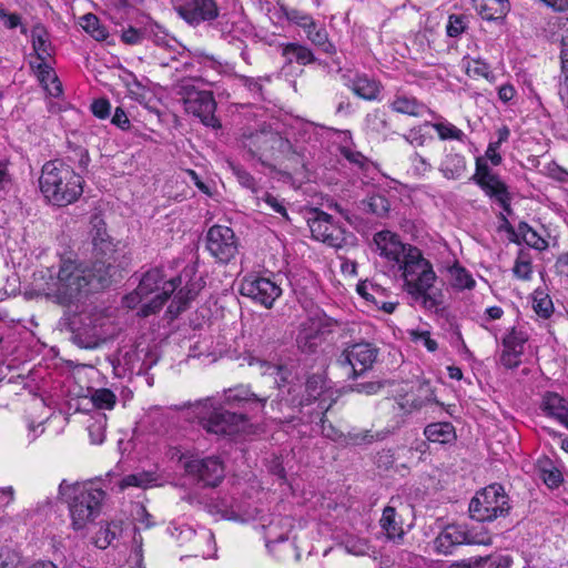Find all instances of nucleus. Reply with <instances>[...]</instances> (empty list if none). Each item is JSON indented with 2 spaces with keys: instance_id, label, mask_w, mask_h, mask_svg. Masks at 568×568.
<instances>
[{
  "instance_id": "1",
  "label": "nucleus",
  "mask_w": 568,
  "mask_h": 568,
  "mask_svg": "<svg viewBox=\"0 0 568 568\" xmlns=\"http://www.w3.org/2000/svg\"><path fill=\"white\" fill-rule=\"evenodd\" d=\"M112 280V268L104 262L85 264L64 260L57 276L50 271L34 274V290L38 295L62 306H77L93 293L108 287Z\"/></svg>"
},
{
  "instance_id": "2",
  "label": "nucleus",
  "mask_w": 568,
  "mask_h": 568,
  "mask_svg": "<svg viewBox=\"0 0 568 568\" xmlns=\"http://www.w3.org/2000/svg\"><path fill=\"white\" fill-rule=\"evenodd\" d=\"M203 281L196 277L195 265H186L180 275L164 282V274L161 268L149 270L141 278L133 293L124 297L125 305L134 308L139 303L142 304L139 314L149 316L159 312L169 297L180 287L171 304L168 313L176 317L186 310L189 303L196 297L203 288Z\"/></svg>"
},
{
  "instance_id": "3",
  "label": "nucleus",
  "mask_w": 568,
  "mask_h": 568,
  "mask_svg": "<svg viewBox=\"0 0 568 568\" xmlns=\"http://www.w3.org/2000/svg\"><path fill=\"white\" fill-rule=\"evenodd\" d=\"M268 396L260 395L250 385L239 384L224 392V403L237 412L215 406L211 398L200 402L195 414L201 426L210 434L234 435L244 429L251 418L264 412Z\"/></svg>"
},
{
  "instance_id": "4",
  "label": "nucleus",
  "mask_w": 568,
  "mask_h": 568,
  "mask_svg": "<svg viewBox=\"0 0 568 568\" xmlns=\"http://www.w3.org/2000/svg\"><path fill=\"white\" fill-rule=\"evenodd\" d=\"M398 270L402 271L404 291L408 295L409 304L429 313L443 314L444 294L440 288L435 287L437 275L418 247L407 248Z\"/></svg>"
},
{
  "instance_id": "5",
  "label": "nucleus",
  "mask_w": 568,
  "mask_h": 568,
  "mask_svg": "<svg viewBox=\"0 0 568 568\" xmlns=\"http://www.w3.org/2000/svg\"><path fill=\"white\" fill-rule=\"evenodd\" d=\"M83 178L64 160H51L43 164L39 178L40 191L52 205L67 206L83 193Z\"/></svg>"
},
{
  "instance_id": "6",
  "label": "nucleus",
  "mask_w": 568,
  "mask_h": 568,
  "mask_svg": "<svg viewBox=\"0 0 568 568\" xmlns=\"http://www.w3.org/2000/svg\"><path fill=\"white\" fill-rule=\"evenodd\" d=\"M239 142L252 159L266 166L271 161L288 159L294 154L291 141L266 123L258 129H243Z\"/></svg>"
},
{
  "instance_id": "7",
  "label": "nucleus",
  "mask_w": 568,
  "mask_h": 568,
  "mask_svg": "<svg viewBox=\"0 0 568 568\" xmlns=\"http://www.w3.org/2000/svg\"><path fill=\"white\" fill-rule=\"evenodd\" d=\"M59 493L69 506L71 527L84 530L100 514L104 491L92 484H68L62 480Z\"/></svg>"
},
{
  "instance_id": "8",
  "label": "nucleus",
  "mask_w": 568,
  "mask_h": 568,
  "mask_svg": "<svg viewBox=\"0 0 568 568\" xmlns=\"http://www.w3.org/2000/svg\"><path fill=\"white\" fill-rule=\"evenodd\" d=\"M511 503L505 488L500 484H491L477 491L469 503L470 517L477 521H494L500 517H506Z\"/></svg>"
},
{
  "instance_id": "9",
  "label": "nucleus",
  "mask_w": 568,
  "mask_h": 568,
  "mask_svg": "<svg viewBox=\"0 0 568 568\" xmlns=\"http://www.w3.org/2000/svg\"><path fill=\"white\" fill-rule=\"evenodd\" d=\"M336 325L337 321L327 316L322 310L310 312L298 326L295 338L297 349L303 354H315Z\"/></svg>"
},
{
  "instance_id": "10",
  "label": "nucleus",
  "mask_w": 568,
  "mask_h": 568,
  "mask_svg": "<svg viewBox=\"0 0 568 568\" xmlns=\"http://www.w3.org/2000/svg\"><path fill=\"white\" fill-rule=\"evenodd\" d=\"M378 355V348L367 342L355 343L346 347L337 357L336 364L344 369L347 378L355 379L372 369Z\"/></svg>"
},
{
  "instance_id": "11",
  "label": "nucleus",
  "mask_w": 568,
  "mask_h": 568,
  "mask_svg": "<svg viewBox=\"0 0 568 568\" xmlns=\"http://www.w3.org/2000/svg\"><path fill=\"white\" fill-rule=\"evenodd\" d=\"M108 318L102 314H81L79 325L71 322L73 342L82 348H95L110 337Z\"/></svg>"
},
{
  "instance_id": "12",
  "label": "nucleus",
  "mask_w": 568,
  "mask_h": 568,
  "mask_svg": "<svg viewBox=\"0 0 568 568\" xmlns=\"http://www.w3.org/2000/svg\"><path fill=\"white\" fill-rule=\"evenodd\" d=\"M307 223L314 240L335 248H341L355 239L353 233L335 223L332 215L321 210H315L314 216Z\"/></svg>"
},
{
  "instance_id": "13",
  "label": "nucleus",
  "mask_w": 568,
  "mask_h": 568,
  "mask_svg": "<svg viewBox=\"0 0 568 568\" xmlns=\"http://www.w3.org/2000/svg\"><path fill=\"white\" fill-rule=\"evenodd\" d=\"M240 293L242 296L251 298L254 303L265 308H272L283 291L280 284L271 277L246 275L241 281Z\"/></svg>"
},
{
  "instance_id": "14",
  "label": "nucleus",
  "mask_w": 568,
  "mask_h": 568,
  "mask_svg": "<svg viewBox=\"0 0 568 568\" xmlns=\"http://www.w3.org/2000/svg\"><path fill=\"white\" fill-rule=\"evenodd\" d=\"M185 473L203 487H216L225 476L223 462L216 456L192 457L184 462Z\"/></svg>"
},
{
  "instance_id": "15",
  "label": "nucleus",
  "mask_w": 568,
  "mask_h": 568,
  "mask_svg": "<svg viewBox=\"0 0 568 568\" xmlns=\"http://www.w3.org/2000/svg\"><path fill=\"white\" fill-rule=\"evenodd\" d=\"M206 247L217 262L225 264L239 253V242L234 231L224 225H213L209 229Z\"/></svg>"
},
{
  "instance_id": "16",
  "label": "nucleus",
  "mask_w": 568,
  "mask_h": 568,
  "mask_svg": "<svg viewBox=\"0 0 568 568\" xmlns=\"http://www.w3.org/2000/svg\"><path fill=\"white\" fill-rule=\"evenodd\" d=\"M464 544L490 545L491 538L489 536L477 538L464 526L450 524L447 525L435 538L434 548L438 554L450 555L457 546Z\"/></svg>"
},
{
  "instance_id": "17",
  "label": "nucleus",
  "mask_w": 568,
  "mask_h": 568,
  "mask_svg": "<svg viewBox=\"0 0 568 568\" xmlns=\"http://www.w3.org/2000/svg\"><path fill=\"white\" fill-rule=\"evenodd\" d=\"M187 113L199 118L201 122L213 129H220L221 123L215 116L216 102L211 91L190 92L183 100Z\"/></svg>"
},
{
  "instance_id": "18",
  "label": "nucleus",
  "mask_w": 568,
  "mask_h": 568,
  "mask_svg": "<svg viewBox=\"0 0 568 568\" xmlns=\"http://www.w3.org/2000/svg\"><path fill=\"white\" fill-rule=\"evenodd\" d=\"M155 363L156 358L150 353H146L145 359L141 361L139 351L132 347L120 349L111 359L114 374L122 378L133 374H145Z\"/></svg>"
},
{
  "instance_id": "19",
  "label": "nucleus",
  "mask_w": 568,
  "mask_h": 568,
  "mask_svg": "<svg viewBox=\"0 0 568 568\" xmlns=\"http://www.w3.org/2000/svg\"><path fill=\"white\" fill-rule=\"evenodd\" d=\"M175 10L186 23L193 27L204 22L212 23L220 16L216 0H187L175 7Z\"/></svg>"
},
{
  "instance_id": "20",
  "label": "nucleus",
  "mask_w": 568,
  "mask_h": 568,
  "mask_svg": "<svg viewBox=\"0 0 568 568\" xmlns=\"http://www.w3.org/2000/svg\"><path fill=\"white\" fill-rule=\"evenodd\" d=\"M92 245L94 255L93 263L104 262L110 265L113 277L116 273V266L114 265V254L116 251L114 243L106 232L105 223L102 220H98L93 223Z\"/></svg>"
},
{
  "instance_id": "21",
  "label": "nucleus",
  "mask_w": 568,
  "mask_h": 568,
  "mask_svg": "<svg viewBox=\"0 0 568 568\" xmlns=\"http://www.w3.org/2000/svg\"><path fill=\"white\" fill-rule=\"evenodd\" d=\"M373 242L382 257L394 262L398 266L405 260L407 248L412 246L410 244H403L399 236L388 230L377 232L374 235Z\"/></svg>"
},
{
  "instance_id": "22",
  "label": "nucleus",
  "mask_w": 568,
  "mask_h": 568,
  "mask_svg": "<svg viewBox=\"0 0 568 568\" xmlns=\"http://www.w3.org/2000/svg\"><path fill=\"white\" fill-rule=\"evenodd\" d=\"M539 409L541 413L558 422L568 429V399L556 392L547 390L542 394Z\"/></svg>"
},
{
  "instance_id": "23",
  "label": "nucleus",
  "mask_w": 568,
  "mask_h": 568,
  "mask_svg": "<svg viewBox=\"0 0 568 568\" xmlns=\"http://www.w3.org/2000/svg\"><path fill=\"white\" fill-rule=\"evenodd\" d=\"M281 55L285 59V64L296 62L298 65H308L318 62L313 50L306 44L300 42H287L280 44Z\"/></svg>"
},
{
  "instance_id": "24",
  "label": "nucleus",
  "mask_w": 568,
  "mask_h": 568,
  "mask_svg": "<svg viewBox=\"0 0 568 568\" xmlns=\"http://www.w3.org/2000/svg\"><path fill=\"white\" fill-rule=\"evenodd\" d=\"M478 186L485 192L487 196L495 199V201L500 204V206L507 214L513 213V210L510 207L511 197L508 192V187L500 180L498 174H495L493 178L483 181V183L478 184Z\"/></svg>"
},
{
  "instance_id": "25",
  "label": "nucleus",
  "mask_w": 568,
  "mask_h": 568,
  "mask_svg": "<svg viewBox=\"0 0 568 568\" xmlns=\"http://www.w3.org/2000/svg\"><path fill=\"white\" fill-rule=\"evenodd\" d=\"M382 530L387 539L399 542L405 536L402 516L395 507L386 506L379 519Z\"/></svg>"
},
{
  "instance_id": "26",
  "label": "nucleus",
  "mask_w": 568,
  "mask_h": 568,
  "mask_svg": "<svg viewBox=\"0 0 568 568\" xmlns=\"http://www.w3.org/2000/svg\"><path fill=\"white\" fill-rule=\"evenodd\" d=\"M389 106L396 113L415 118L422 116L428 111L427 106L415 97L399 91L394 95Z\"/></svg>"
},
{
  "instance_id": "27",
  "label": "nucleus",
  "mask_w": 568,
  "mask_h": 568,
  "mask_svg": "<svg viewBox=\"0 0 568 568\" xmlns=\"http://www.w3.org/2000/svg\"><path fill=\"white\" fill-rule=\"evenodd\" d=\"M347 85L354 94L367 101L376 100L382 90L381 83L366 74L355 75Z\"/></svg>"
},
{
  "instance_id": "28",
  "label": "nucleus",
  "mask_w": 568,
  "mask_h": 568,
  "mask_svg": "<svg viewBox=\"0 0 568 568\" xmlns=\"http://www.w3.org/2000/svg\"><path fill=\"white\" fill-rule=\"evenodd\" d=\"M425 437L432 443L450 444L456 439V430L452 423L438 422L427 425Z\"/></svg>"
},
{
  "instance_id": "29",
  "label": "nucleus",
  "mask_w": 568,
  "mask_h": 568,
  "mask_svg": "<svg viewBox=\"0 0 568 568\" xmlns=\"http://www.w3.org/2000/svg\"><path fill=\"white\" fill-rule=\"evenodd\" d=\"M466 170L465 158L458 153H448L443 160L439 171L447 179H459Z\"/></svg>"
},
{
  "instance_id": "30",
  "label": "nucleus",
  "mask_w": 568,
  "mask_h": 568,
  "mask_svg": "<svg viewBox=\"0 0 568 568\" xmlns=\"http://www.w3.org/2000/svg\"><path fill=\"white\" fill-rule=\"evenodd\" d=\"M32 48L38 60H48L52 54L48 33L42 26H36L31 31Z\"/></svg>"
},
{
  "instance_id": "31",
  "label": "nucleus",
  "mask_w": 568,
  "mask_h": 568,
  "mask_svg": "<svg viewBox=\"0 0 568 568\" xmlns=\"http://www.w3.org/2000/svg\"><path fill=\"white\" fill-rule=\"evenodd\" d=\"M509 11L508 0H487L480 7L479 14L487 21H501Z\"/></svg>"
},
{
  "instance_id": "32",
  "label": "nucleus",
  "mask_w": 568,
  "mask_h": 568,
  "mask_svg": "<svg viewBox=\"0 0 568 568\" xmlns=\"http://www.w3.org/2000/svg\"><path fill=\"white\" fill-rule=\"evenodd\" d=\"M538 468L540 473V478L545 483V485L550 489L558 488L562 481L564 477L561 471L554 465L552 460L549 458H545L538 462Z\"/></svg>"
},
{
  "instance_id": "33",
  "label": "nucleus",
  "mask_w": 568,
  "mask_h": 568,
  "mask_svg": "<svg viewBox=\"0 0 568 568\" xmlns=\"http://www.w3.org/2000/svg\"><path fill=\"white\" fill-rule=\"evenodd\" d=\"M314 47L327 55H335L337 52L336 45L329 39L328 31L324 26H320L316 32H308L307 39Z\"/></svg>"
},
{
  "instance_id": "34",
  "label": "nucleus",
  "mask_w": 568,
  "mask_h": 568,
  "mask_svg": "<svg viewBox=\"0 0 568 568\" xmlns=\"http://www.w3.org/2000/svg\"><path fill=\"white\" fill-rule=\"evenodd\" d=\"M80 26L88 32L92 38L98 41H103L108 38L109 32L106 28L101 24L97 16L87 13L80 18Z\"/></svg>"
},
{
  "instance_id": "35",
  "label": "nucleus",
  "mask_w": 568,
  "mask_h": 568,
  "mask_svg": "<svg viewBox=\"0 0 568 568\" xmlns=\"http://www.w3.org/2000/svg\"><path fill=\"white\" fill-rule=\"evenodd\" d=\"M156 480L153 473L141 471L135 474H129L119 481V488L124 490L129 487L148 488Z\"/></svg>"
},
{
  "instance_id": "36",
  "label": "nucleus",
  "mask_w": 568,
  "mask_h": 568,
  "mask_svg": "<svg viewBox=\"0 0 568 568\" xmlns=\"http://www.w3.org/2000/svg\"><path fill=\"white\" fill-rule=\"evenodd\" d=\"M390 435L389 429H383L376 433L372 430H352L348 432L347 438L349 443L354 445L372 444L374 442H381L386 439Z\"/></svg>"
},
{
  "instance_id": "37",
  "label": "nucleus",
  "mask_w": 568,
  "mask_h": 568,
  "mask_svg": "<svg viewBox=\"0 0 568 568\" xmlns=\"http://www.w3.org/2000/svg\"><path fill=\"white\" fill-rule=\"evenodd\" d=\"M450 284L457 290H470L475 286V280L468 271L458 264L448 268Z\"/></svg>"
},
{
  "instance_id": "38",
  "label": "nucleus",
  "mask_w": 568,
  "mask_h": 568,
  "mask_svg": "<svg viewBox=\"0 0 568 568\" xmlns=\"http://www.w3.org/2000/svg\"><path fill=\"white\" fill-rule=\"evenodd\" d=\"M70 166L78 165L81 171L88 169L90 156L85 148L68 142L67 155L63 159Z\"/></svg>"
},
{
  "instance_id": "39",
  "label": "nucleus",
  "mask_w": 568,
  "mask_h": 568,
  "mask_svg": "<svg viewBox=\"0 0 568 568\" xmlns=\"http://www.w3.org/2000/svg\"><path fill=\"white\" fill-rule=\"evenodd\" d=\"M424 125L434 128L438 133L440 140H456L464 142L466 139V134L460 129H458L457 126L449 122L432 123L426 121Z\"/></svg>"
},
{
  "instance_id": "40",
  "label": "nucleus",
  "mask_w": 568,
  "mask_h": 568,
  "mask_svg": "<svg viewBox=\"0 0 568 568\" xmlns=\"http://www.w3.org/2000/svg\"><path fill=\"white\" fill-rule=\"evenodd\" d=\"M280 12L288 22L300 28H306L310 27V24L313 26V17L302 10L280 4Z\"/></svg>"
},
{
  "instance_id": "41",
  "label": "nucleus",
  "mask_w": 568,
  "mask_h": 568,
  "mask_svg": "<svg viewBox=\"0 0 568 568\" xmlns=\"http://www.w3.org/2000/svg\"><path fill=\"white\" fill-rule=\"evenodd\" d=\"M469 28V17L466 14L452 13L446 24V34L449 38H459Z\"/></svg>"
},
{
  "instance_id": "42",
  "label": "nucleus",
  "mask_w": 568,
  "mask_h": 568,
  "mask_svg": "<svg viewBox=\"0 0 568 568\" xmlns=\"http://www.w3.org/2000/svg\"><path fill=\"white\" fill-rule=\"evenodd\" d=\"M91 402L99 409H112L116 403V396L109 388H99L92 392Z\"/></svg>"
},
{
  "instance_id": "43",
  "label": "nucleus",
  "mask_w": 568,
  "mask_h": 568,
  "mask_svg": "<svg viewBox=\"0 0 568 568\" xmlns=\"http://www.w3.org/2000/svg\"><path fill=\"white\" fill-rule=\"evenodd\" d=\"M119 527L114 524H106L95 534L94 544L100 549H105L116 538Z\"/></svg>"
},
{
  "instance_id": "44",
  "label": "nucleus",
  "mask_w": 568,
  "mask_h": 568,
  "mask_svg": "<svg viewBox=\"0 0 568 568\" xmlns=\"http://www.w3.org/2000/svg\"><path fill=\"white\" fill-rule=\"evenodd\" d=\"M418 393L420 394L417 398L412 399L409 406L413 409H420L435 400L434 390L428 382H424L418 386Z\"/></svg>"
},
{
  "instance_id": "45",
  "label": "nucleus",
  "mask_w": 568,
  "mask_h": 568,
  "mask_svg": "<svg viewBox=\"0 0 568 568\" xmlns=\"http://www.w3.org/2000/svg\"><path fill=\"white\" fill-rule=\"evenodd\" d=\"M144 39L152 40L156 45H168V33L155 22L144 26Z\"/></svg>"
},
{
  "instance_id": "46",
  "label": "nucleus",
  "mask_w": 568,
  "mask_h": 568,
  "mask_svg": "<svg viewBox=\"0 0 568 568\" xmlns=\"http://www.w3.org/2000/svg\"><path fill=\"white\" fill-rule=\"evenodd\" d=\"M528 341V336L524 331L513 327L503 338V346H510V348H518L524 352V346Z\"/></svg>"
},
{
  "instance_id": "47",
  "label": "nucleus",
  "mask_w": 568,
  "mask_h": 568,
  "mask_svg": "<svg viewBox=\"0 0 568 568\" xmlns=\"http://www.w3.org/2000/svg\"><path fill=\"white\" fill-rule=\"evenodd\" d=\"M483 568H510L513 559L508 555L478 557Z\"/></svg>"
},
{
  "instance_id": "48",
  "label": "nucleus",
  "mask_w": 568,
  "mask_h": 568,
  "mask_svg": "<svg viewBox=\"0 0 568 568\" xmlns=\"http://www.w3.org/2000/svg\"><path fill=\"white\" fill-rule=\"evenodd\" d=\"M513 272L520 280H529L531 275V263L527 254L520 252L516 258Z\"/></svg>"
},
{
  "instance_id": "49",
  "label": "nucleus",
  "mask_w": 568,
  "mask_h": 568,
  "mask_svg": "<svg viewBox=\"0 0 568 568\" xmlns=\"http://www.w3.org/2000/svg\"><path fill=\"white\" fill-rule=\"evenodd\" d=\"M369 211L377 216H385L390 207L389 201L382 194H375L368 200Z\"/></svg>"
},
{
  "instance_id": "50",
  "label": "nucleus",
  "mask_w": 568,
  "mask_h": 568,
  "mask_svg": "<svg viewBox=\"0 0 568 568\" xmlns=\"http://www.w3.org/2000/svg\"><path fill=\"white\" fill-rule=\"evenodd\" d=\"M30 65L34 70L39 81L43 85L57 77L53 69L47 63V60H39V62H31Z\"/></svg>"
},
{
  "instance_id": "51",
  "label": "nucleus",
  "mask_w": 568,
  "mask_h": 568,
  "mask_svg": "<svg viewBox=\"0 0 568 568\" xmlns=\"http://www.w3.org/2000/svg\"><path fill=\"white\" fill-rule=\"evenodd\" d=\"M532 307L534 311L544 318L550 317L554 312V304L548 295L540 297L535 296Z\"/></svg>"
},
{
  "instance_id": "52",
  "label": "nucleus",
  "mask_w": 568,
  "mask_h": 568,
  "mask_svg": "<svg viewBox=\"0 0 568 568\" xmlns=\"http://www.w3.org/2000/svg\"><path fill=\"white\" fill-rule=\"evenodd\" d=\"M341 154L352 164L358 166L359 169H364L368 164V159L359 151L352 150L347 146H342L339 149Z\"/></svg>"
},
{
  "instance_id": "53",
  "label": "nucleus",
  "mask_w": 568,
  "mask_h": 568,
  "mask_svg": "<svg viewBox=\"0 0 568 568\" xmlns=\"http://www.w3.org/2000/svg\"><path fill=\"white\" fill-rule=\"evenodd\" d=\"M232 170H233V173L235 174L239 183L242 186L251 190L252 192H256L257 183H256V180L254 179V176L250 172H247L246 170H244L241 166H232Z\"/></svg>"
},
{
  "instance_id": "54",
  "label": "nucleus",
  "mask_w": 568,
  "mask_h": 568,
  "mask_svg": "<svg viewBox=\"0 0 568 568\" xmlns=\"http://www.w3.org/2000/svg\"><path fill=\"white\" fill-rule=\"evenodd\" d=\"M261 200L275 213L283 216L285 220H290L287 210L284 204V200H280L271 193H265Z\"/></svg>"
},
{
  "instance_id": "55",
  "label": "nucleus",
  "mask_w": 568,
  "mask_h": 568,
  "mask_svg": "<svg viewBox=\"0 0 568 568\" xmlns=\"http://www.w3.org/2000/svg\"><path fill=\"white\" fill-rule=\"evenodd\" d=\"M413 171L416 175L423 176L427 173H429L433 169L432 164L419 153L415 152L410 156Z\"/></svg>"
},
{
  "instance_id": "56",
  "label": "nucleus",
  "mask_w": 568,
  "mask_h": 568,
  "mask_svg": "<svg viewBox=\"0 0 568 568\" xmlns=\"http://www.w3.org/2000/svg\"><path fill=\"white\" fill-rule=\"evenodd\" d=\"M121 39L130 45L141 43L144 40V27L142 29L129 27L126 30H123Z\"/></svg>"
},
{
  "instance_id": "57",
  "label": "nucleus",
  "mask_w": 568,
  "mask_h": 568,
  "mask_svg": "<svg viewBox=\"0 0 568 568\" xmlns=\"http://www.w3.org/2000/svg\"><path fill=\"white\" fill-rule=\"evenodd\" d=\"M425 125H417L412 128L407 134H404V140L410 145L423 146L426 142V135L423 133Z\"/></svg>"
},
{
  "instance_id": "58",
  "label": "nucleus",
  "mask_w": 568,
  "mask_h": 568,
  "mask_svg": "<svg viewBox=\"0 0 568 568\" xmlns=\"http://www.w3.org/2000/svg\"><path fill=\"white\" fill-rule=\"evenodd\" d=\"M495 174L496 173H494L486 163L481 162V160L478 159L476 162V172L473 175L471 180L478 185L483 183V181L493 178Z\"/></svg>"
},
{
  "instance_id": "59",
  "label": "nucleus",
  "mask_w": 568,
  "mask_h": 568,
  "mask_svg": "<svg viewBox=\"0 0 568 568\" xmlns=\"http://www.w3.org/2000/svg\"><path fill=\"white\" fill-rule=\"evenodd\" d=\"M88 432L91 438V443L99 445L102 444L105 437V428L101 422H93L88 426Z\"/></svg>"
},
{
  "instance_id": "60",
  "label": "nucleus",
  "mask_w": 568,
  "mask_h": 568,
  "mask_svg": "<svg viewBox=\"0 0 568 568\" xmlns=\"http://www.w3.org/2000/svg\"><path fill=\"white\" fill-rule=\"evenodd\" d=\"M91 111L97 118L106 119L110 115L111 104L106 99H98L92 102Z\"/></svg>"
},
{
  "instance_id": "61",
  "label": "nucleus",
  "mask_w": 568,
  "mask_h": 568,
  "mask_svg": "<svg viewBox=\"0 0 568 568\" xmlns=\"http://www.w3.org/2000/svg\"><path fill=\"white\" fill-rule=\"evenodd\" d=\"M413 341L422 342L429 352H435L438 347L437 342L430 337L428 331L412 332Z\"/></svg>"
},
{
  "instance_id": "62",
  "label": "nucleus",
  "mask_w": 568,
  "mask_h": 568,
  "mask_svg": "<svg viewBox=\"0 0 568 568\" xmlns=\"http://www.w3.org/2000/svg\"><path fill=\"white\" fill-rule=\"evenodd\" d=\"M111 123L123 131L129 130L131 126L129 116H128L126 112L121 106H118L115 109L113 116L111 119Z\"/></svg>"
},
{
  "instance_id": "63",
  "label": "nucleus",
  "mask_w": 568,
  "mask_h": 568,
  "mask_svg": "<svg viewBox=\"0 0 568 568\" xmlns=\"http://www.w3.org/2000/svg\"><path fill=\"white\" fill-rule=\"evenodd\" d=\"M10 162L0 160V191H8L11 186L12 179L9 172Z\"/></svg>"
},
{
  "instance_id": "64",
  "label": "nucleus",
  "mask_w": 568,
  "mask_h": 568,
  "mask_svg": "<svg viewBox=\"0 0 568 568\" xmlns=\"http://www.w3.org/2000/svg\"><path fill=\"white\" fill-rule=\"evenodd\" d=\"M0 20L8 29H14L21 24V17L17 13L8 12L2 6H0Z\"/></svg>"
}]
</instances>
